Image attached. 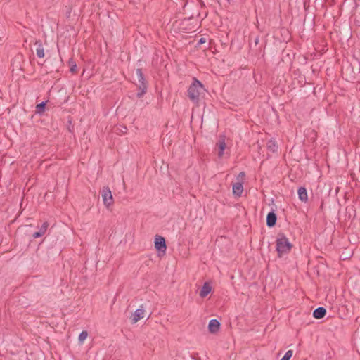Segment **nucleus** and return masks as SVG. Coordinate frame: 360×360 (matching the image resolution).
Returning a JSON list of instances; mask_svg holds the SVG:
<instances>
[{
    "instance_id": "17",
    "label": "nucleus",
    "mask_w": 360,
    "mask_h": 360,
    "mask_svg": "<svg viewBox=\"0 0 360 360\" xmlns=\"http://www.w3.org/2000/svg\"><path fill=\"white\" fill-rule=\"evenodd\" d=\"M37 56L39 58L44 57V49L41 44H38V46L36 50Z\"/></svg>"
},
{
    "instance_id": "9",
    "label": "nucleus",
    "mask_w": 360,
    "mask_h": 360,
    "mask_svg": "<svg viewBox=\"0 0 360 360\" xmlns=\"http://www.w3.org/2000/svg\"><path fill=\"white\" fill-rule=\"evenodd\" d=\"M243 191V182L238 181L233 185V193L236 196H240Z\"/></svg>"
},
{
    "instance_id": "18",
    "label": "nucleus",
    "mask_w": 360,
    "mask_h": 360,
    "mask_svg": "<svg viewBox=\"0 0 360 360\" xmlns=\"http://www.w3.org/2000/svg\"><path fill=\"white\" fill-rule=\"evenodd\" d=\"M292 350H288L285 352V355L282 357L281 360H290V359L292 357Z\"/></svg>"
},
{
    "instance_id": "3",
    "label": "nucleus",
    "mask_w": 360,
    "mask_h": 360,
    "mask_svg": "<svg viewBox=\"0 0 360 360\" xmlns=\"http://www.w3.org/2000/svg\"><path fill=\"white\" fill-rule=\"evenodd\" d=\"M136 76L138 78V82H139V91L138 92V96L141 97L146 92L147 86L145 82V79L140 69L136 70Z\"/></svg>"
},
{
    "instance_id": "15",
    "label": "nucleus",
    "mask_w": 360,
    "mask_h": 360,
    "mask_svg": "<svg viewBox=\"0 0 360 360\" xmlns=\"http://www.w3.org/2000/svg\"><path fill=\"white\" fill-rule=\"evenodd\" d=\"M45 107H46V102H42L39 104H37L36 105V110H35V112L37 114H42L44 110H45Z\"/></svg>"
},
{
    "instance_id": "19",
    "label": "nucleus",
    "mask_w": 360,
    "mask_h": 360,
    "mask_svg": "<svg viewBox=\"0 0 360 360\" xmlns=\"http://www.w3.org/2000/svg\"><path fill=\"white\" fill-rule=\"evenodd\" d=\"M48 226L49 224L47 222L43 223V224L39 229V231L42 233V235H44L46 232Z\"/></svg>"
},
{
    "instance_id": "8",
    "label": "nucleus",
    "mask_w": 360,
    "mask_h": 360,
    "mask_svg": "<svg viewBox=\"0 0 360 360\" xmlns=\"http://www.w3.org/2000/svg\"><path fill=\"white\" fill-rule=\"evenodd\" d=\"M220 328V323L217 319H211L208 323V330L211 333H216Z\"/></svg>"
},
{
    "instance_id": "5",
    "label": "nucleus",
    "mask_w": 360,
    "mask_h": 360,
    "mask_svg": "<svg viewBox=\"0 0 360 360\" xmlns=\"http://www.w3.org/2000/svg\"><path fill=\"white\" fill-rule=\"evenodd\" d=\"M144 314H145V309H144L143 306L141 305L133 314L132 317H131V323H137L139 320H141V319H143L144 317Z\"/></svg>"
},
{
    "instance_id": "20",
    "label": "nucleus",
    "mask_w": 360,
    "mask_h": 360,
    "mask_svg": "<svg viewBox=\"0 0 360 360\" xmlns=\"http://www.w3.org/2000/svg\"><path fill=\"white\" fill-rule=\"evenodd\" d=\"M42 233L39 231L37 232H35L34 234H33V237L34 238H39L41 236H42Z\"/></svg>"
},
{
    "instance_id": "14",
    "label": "nucleus",
    "mask_w": 360,
    "mask_h": 360,
    "mask_svg": "<svg viewBox=\"0 0 360 360\" xmlns=\"http://www.w3.org/2000/svg\"><path fill=\"white\" fill-rule=\"evenodd\" d=\"M267 148L269 151L275 153L278 149V146L274 141L270 140L267 143Z\"/></svg>"
},
{
    "instance_id": "21",
    "label": "nucleus",
    "mask_w": 360,
    "mask_h": 360,
    "mask_svg": "<svg viewBox=\"0 0 360 360\" xmlns=\"http://www.w3.org/2000/svg\"><path fill=\"white\" fill-rule=\"evenodd\" d=\"M244 176H245V173H244V172H240V173L238 174V179H239V178L243 179Z\"/></svg>"
},
{
    "instance_id": "23",
    "label": "nucleus",
    "mask_w": 360,
    "mask_h": 360,
    "mask_svg": "<svg viewBox=\"0 0 360 360\" xmlns=\"http://www.w3.org/2000/svg\"><path fill=\"white\" fill-rule=\"evenodd\" d=\"M199 42H200V44L204 43V42H205L204 39H202H202H200Z\"/></svg>"
},
{
    "instance_id": "7",
    "label": "nucleus",
    "mask_w": 360,
    "mask_h": 360,
    "mask_svg": "<svg viewBox=\"0 0 360 360\" xmlns=\"http://www.w3.org/2000/svg\"><path fill=\"white\" fill-rule=\"evenodd\" d=\"M216 147L217 148L218 152L217 155L218 157L221 158H223L224 155V150L226 148V144L225 143L224 138H220L218 142L217 143Z\"/></svg>"
},
{
    "instance_id": "4",
    "label": "nucleus",
    "mask_w": 360,
    "mask_h": 360,
    "mask_svg": "<svg viewBox=\"0 0 360 360\" xmlns=\"http://www.w3.org/2000/svg\"><path fill=\"white\" fill-rule=\"evenodd\" d=\"M101 195L103 203L107 207H109L113 204L112 194L108 187H105L103 188Z\"/></svg>"
},
{
    "instance_id": "11",
    "label": "nucleus",
    "mask_w": 360,
    "mask_h": 360,
    "mask_svg": "<svg viewBox=\"0 0 360 360\" xmlns=\"http://www.w3.org/2000/svg\"><path fill=\"white\" fill-rule=\"evenodd\" d=\"M326 314V309L323 307H319L314 311L313 316L315 319H319L324 317Z\"/></svg>"
},
{
    "instance_id": "12",
    "label": "nucleus",
    "mask_w": 360,
    "mask_h": 360,
    "mask_svg": "<svg viewBox=\"0 0 360 360\" xmlns=\"http://www.w3.org/2000/svg\"><path fill=\"white\" fill-rule=\"evenodd\" d=\"M276 215L274 212H271L267 214L266 224L269 227H272L276 224Z\"/></svg>"
},
{
    "instance_id": "16",
    "label": "nucleus",
    "mask_w": 360,
    "mask_h": 360,
    "mask_svg": "<svg viewBox=\"0 0 360 360\" xmlns=\"http://www.w3.org/2000/svg\"><path fill=\"white\" fill-rule=\"evenodd\" d=\"M88 337V333L86 330H83L80 334L79 335L78 341L79 344H83L84 340Z\"/></svg>"
},
{
    "instance_id": "22",
    "label": "nucleus",
    "mask_w": 360,
    "mask_h": 360,
    "mask_svg": "<svg viewBox=\"0 0 360 360\" xmlns=\"http://www.w3.org/2000/svg\"><path fill=\"white\" fill-rule=\"evenodd\" d=\"M75 68H76V65H74V66H72V67L71 68V71H72V72H74V71H75Z\"/></svg>"
},
{
    "instance_id": "10",
    "label": "nucleus",
    "mask_w": 360,
    "mask_h": 360,
    "mask_svg": "<svg viewBox=\"0 0 360 360\" xmlns=\"http://www.w3.org/2000/svg\"><path fill=\"white\" fill-rule=\"evenodd\" d=\"M212 291V286L208 282H205L202 285L200 291V296L202 298L205 297Z\"/></svg>"
},
{
    "instance_id": "2",
    "label": "nucleus",
    "mask_w": 360,
    "mask_h": 360,
    "mask_svg": "<svg viewBox=\"0 0 360 360\" xmlns=\"http://www.w3.org/2000/svg\"><path fill=\"white\" fill-rule=\"evenodd\" d=\"M292 248V244L284 235H279L276 240V250L281 257L288 253Z\"/></svg>"
},
{
    "instance_id": "13",
    "label": "nucleus",
    "mask_w": 360,
    "mask_h": 360,
    "mask_svg": "<svg viewBox=\"0 0 360 360\" xmlns=\"http://www.w3.org/2000/svg\"><path fill=\"white\" fill-rule=\"evenodd\" d=\"M297 193L301 201L306 202L308 200V195L305 188L300 187L297 191Z\"/></svg>"
},
{
    "instance_id": "6",
    "label": "nucleus",
    "mask_w": 360,
    "mask_h": 360,
    "mask_svg": "<svg viewBox=\"0 0 360 360\" xmlns=\"http://www.w3.org/2000/svg\"><path fill=\"white\" fill-rule=\"evenodd\" d=\"M155 247L158 250L165 252L167 248L165 238L162 236H156L155 238Z\"/></svg>"
},
{
    "instance_id": "1",
    "label": "nucleus",
    "mask_w": 360,
    "mask_h": 360,
    "mask_svg": "<svg viewBox=\"0 0 360 360\" xmlns=\"http://www.w3.org/2000/svg\"><path fill=\"white\" fill-rule=\"evenodd\" d=\"M205 89L202 83L195 78H193L192 84L188 89V96L189 98L195 103L198 104L200 96L204 94Z\"/></svg>"
}]
</instances>
